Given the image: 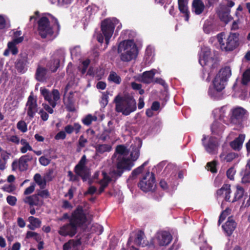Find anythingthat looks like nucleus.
Instances as JSON below:
<instances>
[{
    "instance_id": "obj_38",
    "label": "nucleus",
    "mask_w": 250,
    "mask_h": 250,
    "mask_svg": "<svg viewBox=\"0 0 250 250\" xmlns=\"http://www.w3.org/2000/svg\"><path fill=\"white\" fill-rule=\"evenodd\" d=\"M20 143L23 146L20 148V151L22 153H25L28 150H33L32 146L29 145V143L26 139H21L20 141Z\"/></svg>"
},
{
    "instance_id": "obj_43",
    "label": "nucleus",
    "mask_w": 250,
    "mask_h": 250,
    "mask_svg": "<svg viewBox=\"0 0 250 250\" xmlns=\"http://www.w3.org/2000/svg\"><path fill=\"white\" fill-rule=\"evenodd\" d=\"M108 80L109 81L113 82L116 84H120L121 82V77L118 76L115 72H110L108 76Z\"/></svg>"
},
{
    "instance_id": "obj_4",
    "label": "nucleus",
    "mask_w": 250,
    "mask_h": 250,
    "mask_svg": "<svg viewBox=\"0 0 250 250\" xmlns=\"http://www.w3.org/2000/svg\"><path fill=\"white\" fill-rule=\"evenodd\" d=\"M231 75V71L229 66L222 68L213 81L214 86L213 91L209 89L208 94L211 96H214L215 92L222 91L225 88L227 81Z\"/></svg>"
},
{
    "instance_id": "obj_6",
    "label": "nucleus",
    "mask_w": 250,
    "mask_h": 250,
    "mask_svg": "<svg viewBox=\"0 0 250 250\" xmlns=\"http://www.w3.org/2000/svg\"><path fill=\"white\" fill-rule=\"evenodd\" d=\"M138 187L145 192L152 191L156 187L155 174L147 171L138 184Z\"/></svg>"
},
{
    "instance_id": "obj_26",
    "label": "nucleus",
    "mask_w": 250,
    "mask_h": 250,
    "mask_svg": "<svg viewBox=\"0 0 250 250\" xmlns=\"http://www.w3.org/2000/svg\"><path fill=\"white\" fill-rule=\"evenodd\" d=\"M245 138V135L239 134L237 138L230 143V146L234 150H239L242 146Z\"/></svg>"
},
{
    "instance_id": "obj_23",
    "label": "nucleus",
    "mask_w": 250,
    "mask_h": 250,
    "mask_svg": "<svg viewBox=\"0 0 250 250\" xmlns=\"http://www.w3.org/2000/svg\"><path fill=\"white\" fill-rule=\"evenodd\" d=\"M225 193V200L228 202L230 201L231 193L230 185L229 184H224L221 188L218 189L216 191L217 196H222Z\"/></svg>"
},
{
    "instance_id": "obj_31",
    "label": "nucleus",
    "mask_w": 250,
    "mask_h": 250,
    "mask_svg": "<svg viewBox=\"0 0 250 250\" xmlns=\"http://www.w3.org/2000/svg\"><path fill=\"white\" fill-rule=\"evenodd\" d=\"M94 147L96 154H103L105 152H109L112 149V146L110 144H97Z\"/></svg>"
},
{
    "instance_id": "obj_21",
    "label": "nucleus",
    "mask_w": 250,
    "mask_h": 250,
    "mask_svg": "<svg viewBox=\"0 0 250 250\" xmlns=\"http://www.w3.org/2000/svg\"><path fill=\"white\" fill-rule=\"evenodd\" d=\"M33 160V156L27 153L26 155L21 156L19 159V169L21 171H24L28 168V163Z\"/></svg>"
},
{
    "instance_id": "obj_11",
    "label": "nucleus",
    "mask_w": 250,
    "mask_h": 250,
    "mask_svg": "<svg viewBox=\"0 0 250 250\" xmlns=\"http://www.w3.org/2000/svg\"><path fill=\"white\" fill-rule=\"evenodd\" d=\"M86 157L83 155L74 167V172L81 177L83 182L86 181L89 177V174L86 169Z\"/></svg>"
},
{
    "instance_id": "obj_42",
    "label": "nucleus",
    "mask_w": 250,
    "mask_h": 250,
    "mask_svg": "<svg viewBox=\"0 0 250 250\" xmlns=\"http://www.w3.org/2000/svg\"><path fill=\"white\" fill-rule=\"evenodd\" d=\"M97 119V118L96 116L88 114L82 119V123L84 125L88 126L92 124L93 121H96Z\"/></svg>"
},
{
    "instance_id": "obj_17",
    "label": "nucleus",
    "mask_w": 250,
    "mask_h": 250,
    "mask_svg": "<svg viewBox=\"0 0 250 250\" xmlns=\"http://www.w3.org/2000/svg\"><path fill=\"white\" fill-rule=\"evenodd\" d=\"M206 139V135H204L202 139V141L206 150L209 154H215L218 146V143L216 141V139L214 137H210L208 139V144H205L204 143V141Z\"/></svg>"
},
{
    "instance_id": "obj_54",
    "label": "nucleus",
    "mask_w": 250,
    "mask_h": 250,
    "mask_svg": "<svg viewBox=\"0 0 250 250\" xmlns=\"http://www.w3.org/2000/svg\"><path fill=\"white\" fill-rule=\"evenodd\" d=\"M16 189V187L14 185H5L2 188V189L8 193H11L14 191Z\"/></svg>"
},
{
    "instance_id": "obj_5",
    "label": "nucleus",
    "mask_w": 250,
    "mask_h": 250,
    "mask_svg": "<svg viewBox=\"0 0 250 250\" xmlns=\"http://www.w3.org/2000/svg\"><path fill=\"white\" fill-rule=\"evenodd\" d=\"M218 40L222 50L226 52L232 51L237 48L241 44L240 34L237 32H230L228 35L226 42L223 38L218 36Z\"/></svg>"
},
{
    "instance_id": "obj_25",
    "label": "nucleus",
    "mask_w": 250,
    "mask_h": 250,
    "mask_svg": "<svg viewBox=\"0 0 250 250\" xmlns=\"http://www.w3.org/2000/svg\"><path fill=\"white\" fill-rule=\"evenodd\" d=\"M205 6L201 0H193L192 3V11L197 15H200L203 12Z\"/></svg>"
},
{
    "instance_id": "obj_3",
    "label": "nucleus",
    "mask_w": 250,
    "mask_h": 250,
    "mask_svg": "<svg viewBox=\"0 0 250 250\" xmlns=\"http://www.w3.org/2000/svg\"><path fill=\"white\" fill-rule=\"evenodd\" d=\"M117 51L120 54L121 61L124 62H128L135 59L138 54L137 45L132 40L121 42L118 45Z\"/></svg>"
},
{
    "instance_id": "obj_53",
    "label": "nucleus",
    "mask_w": 250,
    "mask_h": 250,
    "mask_svg": "<svg viewBox=\"0 0 250 250\" xmlns=\"http://www.w3.org/2000/svg\"><path fill=\"white\" fill-rule=\"evenodd\" d=\"M108 95L109 92L108 91H106L105 92L103 93L102 94L101 104H102L104 106H106L108 103Z\"/></svg>"
},
{
    "instance_id": "obj_52",
    "label": "nucleus",
    "mask_w": 250,
    "mask_h": 250,
    "mask_svg": "<svg viewBox=\"0 0 250 250\" xmlns=\"http://www.w3.org/2000/svg\"><path fill=\"white\" fill-rule=\"evenodd\" d=\"M236 171L233 167H231L229 168L227 171V177L231 180H234V176L235 174Z\"/></svg>"
},
{
    "instance_id": "obj_63",
    "label": "nucleus",
    "mask_w": 250,
    "mask_h": 250,
    "mask_svg": "<svg viewBox=\"0 0 250 250\" xmlns=\"http://www.w3.org/2000/svg\"><path fill=\"white\" fill-rule=\"evenodd\" d=\"M39 114H40L41 118L42 121H46L48 120L49 115L42 109L40 110Z\"/></svg>"
},
{
    "instance_id": "obj_35",
    "label": "nucleus",
    "mask_w": 250,
    "mask_h": 250,
    "mask_svg": "<svg viewBox=\"0 0 250 250\" xmlns=\"http://www.w3.org/2000/svg\"><path fill=\"white\" fill-rule=\"evenodd\" d=\"M28 221L30 224L28 225L27 227L31 230H34L36 228H39L41 227L42 222L39 218L31 216L28 217Z\"/></svg>"
},
{
    "instance_id": "obj_37",
    "label": "nucleus",
    "mask_w": 250,
    "mask_h": 250,
    "mask_svg": "<svg viewBox=\"0 0 250 250\" xmlns=\"http://www.w3.org/2000/svg\"><path fill=\"white\" fill-rule=\"evenodd\" d=\"M34 180L40 186L41 189L45 188L46 182L45 179L42 178L39 173H36L34 176Z\"/></svg>"
},
{
    "instance_id": "obj_1",
    "label": "nucleus",
    "mask_w": 250,
    "mask_h": 250,
    "mask_svg": "<svg viewBox=\"0 0 250 250\" xmlns=\"http://www.w3.org/2000/svg\"><path fill=\"white\" fill-rule=\"evenodd\" d=\"M87 221L86 213L83 206L79 205L72 212L70 222L61 226L58 233L63 237H73L77 233L78 229L82 227Z\"/></svg>"
},
{
    "instance_id": "obj_18",
    "label": "nucleus",
    "mask_w": 250,
    "mask_h": 250,
    "mask_svg": "<svg viewBox=\"0 0 250 250\" xmlns=\"http://www.w3.org/2000/svg\"><path fill=\"white\" fill-rule=\"evenodd\" d=\"M157 239L159 246H166L170 244L172 241V236L169 232L162 231L158 233Z\"/></svg>"
},
{
    "instance_id": "obj_47",
    "label": "nucleus",
    "mask_w": 250,
    "mask_h": 250,
    "mask_svg": "<svg viewBox=\"0 0 250 250\" xmlns=\"http://www.w3.org/2000/svg\"><path fill=\"white\" fill-rule=\"evenodd\" d=\"M144 169L142 168L140 166L134 169L131 172V175L129 176L128 181L135 179L137 175L141 174Z\"/></svg>"
},
{
    "instance_id": "obj_50",
    "label": "nucleus",
    "mask_w": 250,
    "mask_h": 250,
    "mask_svg": "<svg viewBox=\"0 0 250 250\" xmlns=\"http://www.w3.org/2000/svg\"><path fill=\"white\" fill-rule=\"evenodd\" d=\"M229 208H226L221 212L219 216V220L218 221V224L219 226L220 225L222 222L224 221L226 218L229 215Z\"/></svg>"
},
{
    "instance_id": "obj_44",
    "label": "nucleus",
    "mask_w": 250,
    "mask_h": 250,
    "mask_svg": "<svg viewBox=\"0 0 250 250\" xmlns=\"http://www.w3.org/2000/svg\"><path fill=\"white\" fill-rule=\"evenodd\" d=\"M250 81V68L246 70L243 74L242 78V83L243 85H247Z\"/></svg>"
},
{
    "instance_id": "obj_46",
    "label": "nucleus",
    "mask_w": 250,
    "mask_h": 250,
    "mask_svg": "<svg viewBox=\"0 0 250 250\" xmlns=\"http://www.w3.org/2000/svg\"><path fill=\"white\" fill-rule=\"evenodd\" d=\"M17 128L23 133L27 131V125L26 123L22 120L20 121L17 124Z\"/></svg>"
},
{
    "instance_id": "obj_22",
    "label": "nucleus",
    "mask_w": 250,
    "mask_h": 250,
    "mask_svg": "<svg viewBox=\"0 0 250 250\" xmlns=\"http://www.w3.org/2000/svg\"><path fill=\"white\" fill-rule=\"evenodd\" d=\"M231 10L228 7H224L218 12V15L220 20L228 23L233 19L232 17L230 15Z\"/></svg>"
},
{
    "instance_id": "obj_13",
    "label": "nucleus",
    "mask_w": 250,
    "mask_h": 250,
    "mask_svg": "<svg viewBox=\"0 0 250 250\" xmlns=\"http://www.w3.org/2000/svg\"><path fill=\"white\" fill-rule=\"evenodd\" d=\"M146 235L145 232L142 230H139L136 232L134 240V243L138 246H142L143 247L148 246L154 248L155 245L154 239L152 238L149 242L148 241L145 240Z\"/></svg>"
},
{
    "instance_id": "obj_10",
    "label": "nucleus",
    "mask_w": 250,
    "mask_h": 250,
    "mask_svg": "<svg viewBox=\"0 0 250 250\" xmlns=\"http://www.w3.org/2000/svg\"><path fill=\"white\" fill-rule=\"evenodd\" d=\"M101 28L105 37V43L107 45L113 35L115 29V24L110 19H106L102 21Z\"/></svg>"
},
{
    "instance_id": "obj_2",
    "label": "nucleus",
    "mask_w": 250,
    "mask_h": 250,
    "mask_svg": "<svg viewBox=\"0 0 250 250\" xmlns=\"http://www.w3.org/2000/svg\"><path fill=\"white\" fill-rule=\"evenodd\" d=\"M115 104V110L118 113H122L124 115H129L136 110V102L134 98L130 95L122 97L119 94L114 100Z\"/></svg>"
},
{
    "instance_id": "obj_33",
    "label": "nucleus",
    "mask_w": 250,
    "mask_h": 250,
    "mask_svg": "<svg viewBox=\"0 0 250 250\" xmlns=\"http://www.w3.org/2000/svg\"><path fill=\"white\" fill-rule=\"evenodd\" d=\"M142 142L141 141H140L137 146L135 145H131V147L132 150L130 153V157L132 162L136 161L139 158L140 156V149L142 146Z\"/></svg>"
},
{
    "instance_id": "obj_7",
    "label": "nucleus",
    "mask_w": 250,
    "mask_h": 250,
    "mask_svg": "<svg viewBox=\"0 0 250 250\" xmlns=\"http://www.w3.org/2000/svg\"><path fill=\"white\" fill-rule=\"evenodd\" d=\"M134 166L133 162L124 156H118L116 162L117 170L113 173L118 177H121L125 171H129Z\"/></svg>"
},
{
    "instance_id": "obj_16",
    "label": "nucleus",
    "mask_w": 250,
    "mask_h": 250,
    "mask_svg": "<svg viewBox=\"0 0 250 250\" xmlns=\"http://www.w3.org/2000/svg\"><path fill=\"white\" fill-rule=\"evenodd\" d=\"M35 78L39 82H46L47 80L49 78L48 69L39 65L36 70Z\"/></svg>"
},
{
    "instance_id": "obj_41",
    "label": "nucleus",
    "mask_w": 250,
    "mask_h": 250,
    "mask_svg": "<svg viewBox=\"0 0 250 250\" xmlns=\"http://www.w3.org/2000/svg\"><path fill=\"white\" fill-rule=\"evenodd\" d=\"M217 162L215 160L207 163L206 168L208 171H210L212 173H215L217 172L216 167Z\"/></svg>"
},
{
    "instance_id": "obj_60",
    "label": "nucleus",
    "mask_w": 250,
    "mask_h": 250,
    "mask_svg": "<svg viewBox=\"0 0 250 250\" xmlns=\"http://www.w3.org/2000/svg\"><path fill=\"white\" fill-rule=\"evenodd\" d=\"M242 182L244 184L250 183V171L245 173L242 178Z\"/></svg>"
},
{
    "instance_id": "obj_62",
    "label": "nucleus",
    "mask_w": 250,
    "mask_h": 250,
    "mask_svg": "<svg viewBox=\"0 0 250 250\" xmlns=\"http://www.w3.org/2000/svg\"><path fill=\"white\" fill-rule=\"evenodd\" d=\"M7 27V22L2 15H0V29H5Z\"/></svg>"
},
{
    "instance_id": "obj_20",
    "label": "nucleus",
    "mask_w": 250,
    "mask_h": 250,
    "mask_svg": "<svg viewBox=\"0 0 250 250\" xmlns=\"http://www.w3.org/2000/svg\"><path fill=\"white\" fill-rule=\"evenodd\" d=\"M23 202L28 204L30 207L33 206L41 207L43 204V200L38 197L36 194L32 195L26 196L24 199Z\"/></svg>"
},
{
    "instance_id": "obj_9",
    "label": "nucleus",
    "mask_w": 250,
    "mask_h": 250,
    "mask_svg": "<svg viewBox=\"0 0 250 250\" xmlns=\"http://www.w3.org/2000/svg\"><path fill=\"white\" fill-rule=\"evenodd\" d=\"M40 91L44 100L48 102L53 108L57 105V102L60 99V94L58 90L54 89L50 93L49 90L44 87H41Z\"/></svg>"
},
{
    "instance_id": "obj_55",
    "label": "nucleus",
    "mask_w": 250,
    "mask_h": 250,
    "mask_svg": "<svg viewBox=\"0 0 250 250\" xmlns=\"http://www.w3.org/2000/svg\"><path fill=\"white\" fill-rule=\"evenodd\" d=\"M6 201L9 205L14 206L16 204L17 199L15 196L8 195L6 198Z\"/></svg>"
},
{
    "instance_id": "obj_45",
    "label": "nucleus",
    "mask_w": 250,
    "mask_h": 250,
    "mask_svg": "<svg viewBox=\"0 0 250 250\" xmlns=\"http://www.w3.org/2000/svg\"><path fill=\"white\" fill-rule=\"evenodd\" d=\"M36 195L42 199L48 198L50 197V193L47 189L37 190Z\"/></svg>"
},
{
    "instance_id": "obj_14",
    "label": "nucleus",
    "mask_w": 250,
    "mask_h": 250,
    "mask_svg": "<svg viewBox=\"0 0 250 250\" xmlns=\"http://www.w3.org/2000/svg\"><path fill=\"white\" fill-rule=\"evenodd\" d=\"M246 110L242 107H237L231 110L230 121L234 125L239 124L246 113Z\"/></svg>"
},
{
    "instance_id": "obj_64",
    "label": "nucleus",
    "mask_w": 250,
    "mask_h": 250,
    "mask_svg": "<svg viewBox=\"0 0 250 250\" xmlns=\"http://www.w3.org/2000/svg\"><path fill=\"white\" fill-rule=\"evenodd\" d=\"M99 184L101 185V186L99 189L98 194H101L104 191V189L108 186V182L100 183V181Z\"/></svg>"
},
{
    "instance_id": "obj_15",
    "label": "nucleus",
    "mask_w": 250,
    "mask_h": 250,
    "mask_svg": "<svg viewBox=\"0 0 250 250\" xmlns=\"http://www.w3.org/2000/svg\"><path fill=\"white\" fill-rule=\"evenodd\" d=\"M27 62V55L26 54H20L15 62V68L18 72L24 73L26 70V66Z\"/></svg>"
},
{
    "instance_id": "obj_51",
    "label": "nucleus",
    "mask_w": 250,
    "mask_h": 250,
    "mask_svg": "<svg viewBox=\"0 0 250 250\" xmlns=\"http://www.w3.org/2000/svg\"><path fill=\"white\" fill-rule=\"evenodd\" d=\"M126 150V147L124 145H118L116 147L115 152L118 154V156H124Z\"/></svg>"
},
{
    "instance_id": "obj_28",
    "label": "nucleus",
    "mask_w": 250,
    "mask_h": 250,
    "mask_svg": "<svg viewBox=\"0 0 250 250\" xmlns=\"http://www.w3.org/2000/svg\"><path fill=\"white\" fill-rule=\"evenodd\" d=\"M238 156V154L235 152L227 153L223 151L220 154L219 158L221 162H230Z\"/></svg>"
},
{
    "instance_id": "obj_12",
    "label": "nucleus",
    "mask_w": 250,
    "mask_h": 250,
    "mask_svg": "<svg viewBox=\"0 0 250 250\" xmlns=\"http://www.w3.org/2000/svg\"><path fill=\"white\" fill-rule=\"evenodd\" d=\"M25 109L26 110L27 115L30 120H32L38 111L37 99L34 97L32 93L28 97Z\"/></svg>"
},
{
    "instance_id": "obj_59",
    "label": "nucleus",
    "mask_w": 250,
    "mask_h": 250,
    "mask_svg": "<svg viewBox=\"0 0 250 250\" xmlns=\"http://www.w3.org/2000/svg\"><path fill=\"white\" fill-rule=\"evenodd\" d=\"M102 174L103 175V178L100 181V183L108 182L109 184L111 181V178L108 176L107 173L104 171L102 172Z\"/></svg>"
},
{
    "instance_id": "obj_56",
    "label": "nucleus",
    "mask_w": 250,
    "mask_h": 250,
    "mask_svg": "<svg viewBox=\"0 0 250 250\" xmlns=\"http://www.w3.org/2000/svg\"><path fill=\"white\" fill-rule=\"evenodd\" d=\"M35 184L34 183H32L31 185L28 188H27L24 191V195H29L33 193L35 190Z\"/></svg>"
},
{
    "instance_id": "obj_61",
    "label": "nucleus",
    "mask_w": 250,
    "mask_h": 250,
    "mask_svg": "<svg viewBox=\"0 0 250 250\" xmlns=\"http://www.w3.org/2000/svg\"><path fill=\"white\" fill-rule=\"evenodd\" d=\"M66 136V133L64 131H61L59 132L55 136L56 140H64Z\"/></svg>"
},
{
    "instance_id": "obj_30",
    "label": "nucleus",
    "mask_w": 250,
    "mask_h": 250,
    "mask_svg": "<svg viewBox=\"0 0 250 250\" xmlns=\"http://www.w3.org/2000/svg\"><path fill=\"white\" fill-rule=\"evenodd\" d=\"M178 9L181 13L184 15L185 20L188 21L190 16V12L188 6V2H178Z\"/></svg>"
},
{
    "instance_id": "obj_49",
    "label": "nucleus",
    "mask_w": 250,
    "mask_h": 250,
    "mask_svg": "<svg viewBox=\"0 0 250 250\" xmlns=\"http://www.w3.org/2000/svg\"><path fill=\"white\" fill-rule=\"evenodd\" d=\"M65 53L64 51L62 49L57 50L55 53L54 58H59L60 59V62L62 60V62L64 61Z\"/></svg>"
},
{
    "instance_id": "obj_34",
    "label": "nucleus",
    "mask_w": 250,
    "mask_h": 250,
    "mask_svg": "<svg viewBox=\"0 0 250 250\" xmlns=\"http://www.w3.org/2000/svg\"><path fill=\"white\" fill-rule=\"evenodd\" d=\"M82 126L78 123H75L73 125H68L64 127V132L65 133L71 134L73 132H75L76 134H78L80 132Z\"/></svg>"
},
{
    "instance_id": "obj_57",
    "label": "nucleus",
    "mask_w": 250,
    "mask_h": 250,
    "mask_svg": "<svg viewBox=\"0 0 250 250\" xmlns=\"http://www.w3.org/2000/svg\"><path fill=\"white\" fill-rule=\"evenodd\" d=\"M39 162L42 165L46 166L50 164V160L44 156H41L39 158Z\"/></svg>"
},
{
    "instance_id": "obj_58",
    "label": "nucleus",
    "mask_w": 250,
    "mask_h": 250,
    "mask_svg": "<svg viewBox=\"0 0 250 250\" xmlns=\"http://www.w3.org/2000/svg\"><path fill=\"white\" fill-rule=\"evenodd\" d=\"M7 140L16 145H18L20 142V138L17 135H12L10 136L9 138H7Z\"/></svg>"
},
{
    "instance_id": "obj_48",
    "label": "nucleus",
    "mask_w": 250,
    "mask_h": 250,
    "mask_svg": "<svg viewBox=\"0 0 250 250\" xmlns=\"http://www.w3.org/2000/svg\"><path fill=\"white\" fill-rule=\"evenodd\" d=\"M87 140L84 137V136L83 135H81L78 141V147H79L80 148L79 149L78 148L77 151L80 152L82 148L85 147V144L87 143Z\"/></svg>"
},
{
    "instance_id": "obj_8",
    "label": "nucleus",
    "mask_w": 250,
    "mask_h": 250,
    "mask_svg": "<svg viewBox=\"0 0 250 250\" xmlns=\"http://www.w3.org/2000/svg\"><path fill=\"white\" fill-rule=\"evenodd\" d=\"M38 30L39 34L42 39L46 38L47 36L51 37L54 31L52 27L50 25V21L46 17H42L38 21Z\"/></svg>"
},
{
    "instance_id": "obj_19",
    "label": "nucleus",
    "mask_w": 250,
    "mask_h": 250,
    "mask_svg": "<svg viewBox=\"0 0 250 250\" xmlns=\"http://www.w3.org/2000/svg\"><path fill=\"white\" fill-rule=\"evenodd\" d=\"M237 226V223L233 220L232 216H229L227 221L222 225V228L228 236H230Z\"/></svg>"
},
{
    "instance_id": "obj_29",
    "label": "nucleus",
    "mask_w": 250,
    "mask_h": 250,
    "mask_svg": "<svg viewBox=\"0 0 250 250\" xmlns=\"http://www.w3.org/2000/svg\"><path fill=\"white\" fill-rule=\"evenodd\" d=\"M244 192V189L243 187L239 185L236 186L235 190L234 192V196L232 199L230 198V201L229 202L234 203L238 201L243 197Z\"/></svg>"
},
{
    "instance_id": "obj_27",
    "label": "nucleus",
    "mask_w": 250,
    "mask_h": 250,
    "mask_svg": "<svg viewBox=\"0 0 250 250\" xmlns=\"http://www.w3.org/2000/svg\"><path fill=\"white\" fill-rule=\"evenodd\" d=\"M154 69L150 71H146L142 74L141 76V81L145 83L149 84L153 82L154 75L155 74Z\"/></svg>"
},
{
    "instance_id": "obj_24",
    "label": "nucleus",
    "mask_w": 250,
    "mask_h": 250,
    "mask_svg": "<svg viewBox=\"0 0 250 250\" xmlns=\"http://www.w3.org/2000/svg\"><path fill=\"white\" fill-rule=\"evenodd\" d=\"M23 41V37H19V38H14L11 42H9L7 44V47L11 52V53L16 55L18 53V48L16 45L21 42Z\"/></svg>"
},
{
    "instance_id": "obj_32",
    "label": "nucleus",
    "mask_w": 250,
    "mask_h": 250,
    "mask_svg": "<svg viewBox=\"0 0 250 250\" xmlns=\"http://www.w3.org/2000/svg\"><path fill=\"white\" fill-rule=\"evenodd\" d=\"M60 66V59L53 58L51 59L47 63L46 66L52 73L57 71Z\"/></svg>"
},
{
    "instance_id": "obj_36",
    "label": "nucleus",
    "mask_w": 250,
    "mask_h": 250,
    "mask_svg": "<svg viewBox=\"0 0 250 250\" xmlns=\"http://www.w3.org/2000/svg\"><path fill=\"white\" fill-rule=\"evenodd\" d=\"M224 125L218 121H215L212 124L211 126V130L213 134L218 135L220 133L222 132L224 128Z\"/></svg>"
},
{
    "instance_id": "obj_40",
    "label": "nucleus",
    "mask_w": 250,
    "mask_h": 250,
    "mask_svg": "<svg viewBox=\"0 0 250 250\" xmlns=\"http://www.w3.org/2000/svg\"><path fill=\"white\" fill-rule=\"evenodd\" d=\"M114 131V129L112 128H108L104 129L99 137V139L103 142L105 141L107 139H109L110 134Z\"/></svg>"
},
{
    "instance_id": "obj_39",
    "label": "nucleus",
    "mask_w": 250,
    "mask_h": 250,
    "mask_svg": "<svg viewBox=\"0 0 250 250\" xmlns=\"http://www.w3.org/2000/svg\"><path fill=\"white\" fill-rule=\"evenodd\" d=\"M214 59L212 57L208 56V54H204L202 58L199 60V63L202 66L210 65V62H212Z\"/></svg>"
}]
</instances>
